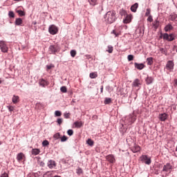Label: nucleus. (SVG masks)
<instances>
[{
  "label": "nucleus",
  "instance_id": "f257e3e1",
  "mask_svg": "<svg viewBox=\"0 0 177 177\" xmlns=\"http://www.w3.org/2000/svg\"><path fill=\"white\" fill-rule=\"evenodd\" d=\"M115 15L116 13L114 10L108 11L104 16L105 21L109 24L114 23V21L117 20V17Z\"/></svg>",
  "mask_w": 177,
  "mask_h": 177
},
{
  "label": "nucleus",
  "instance_id": "f03ea898",
  "mask_svg": "<svg viewBox=\"0 0 177 177\" xmlns=\"http://www.w3.org/2000/svg\"><path fill=\"white\" fill-rule=\"evenodd\" d=\"M160 38H163L165 41H168V42H172V41H175V35L174 33H161Z\"/></svg>",
  "mask_w": 177,
  "mask_h": 177
},
{
  "label": "nucleus",
  "instance_id": "7ed1b4c3",
  "mask_svg": "<svg viewBox=\"0 0 177 177\" xmlns=\"http://www.w3.org/2000/svg\"><path fill=\"white\" fill-rule=\"evenodd\" d=\"M140 161L147 164V165H150L151 164V159L147 156V155H142L140 157Z\"/></svg>",
  "mask_w": 177,
  "mask_h": 177
},
{
  "label": "nucleus",
  "instance_id": "20e7f679",
  "mask_svg": "<svg viewBox=\"0 0 177 177\" xmlns=\"http://www.w3.org/2000/svg\"><path fill=\"white\" fill-rule=\"evenodd\" d=\"M0 49L3 53H8V48L6 45V42L4 41H0Z\"/></svg>",
  "mask_w": 177,
  "mask_h": 177
},
{
  "label": "nucleus",
  "instance_id": "39448f33",
  "mask_svg": "<svg viewBox=\"0 0 177 177\" xmlns=\"http://www.w3.org/2000/svg\"><path fill=\"white\" fill-rule=\"evenodd\" d=\"M48 31L51 35H55V34H57V31H59V30L56 26L51 25L48 28Z\"/></svg>",
  "mask_w": 177,
  "mask_h": 177
},
{
  "label": "nucleus",
  "instance_id": "423d86ee",
  "mask_svg": "<svg viewBox=\"0 0 177 177\" xmlns=\"http://www.w3.org/2000/svg\"><path fill=\"white\" fill-rule=\"evenodd\" d=\"M56 165V161L53 160H50L47 162V166L48 167V168H50V169H53V168H55Z\"/></svg>",
  "mask_w": 177,
  "mask_h": 177
},
{
  "label": "nucleus",
  "instance_id": "0eeeda50",
  "mask_svg": "<svg viewBox=\"0 0 177 177\" xmlns=\"http://www.w3.org/2000/svg\"><path fill=\"white\" fill-rule=\"evenodd\" d=\"M17 160L19 162H21V161H25L26 156L23 153H19L17 156Z\"/></svg>",
  "mask_w": 177,
  "mask_h": 177
},
{
  "label": "nucleus",
  "instance_id": "6e6552de",
  "mask_svg": "<svg viewBox=\"0 0 177 177\" xmlns=\"http://www.w3.org/2000/svg\"><path fill=\"white\" fill-rule=\"evenodd\" d=\"M171 169H172V165H171L170 163H167L166 165H164L162 171L163 172H171Z\"/></svg>",
  "mask_w": 177,
  "mask_h": 177
},
{
  "label": "nucleus",
  "instance_id": "1a4fd4ad",
  "mask_svg": "<svg viewBox=\"0 0 177 177\" xmlns=\"http://www.w3.org/2000/svg\"><path fill=\"white\" fill-rule=\"evenodd\" d=\"M39 84L40 86H42V88H45V86H48V85H49V82L45 80L44 79H40L39 80Z\"/></svg>",
  "mask_w": 177,
  "mask_h": 177
},
{
  "label": "nucleus",
  "instance_id": "9d476101",
  "mask_svg": "<svg viewBox=\"0 0 177 177\" xmlns=\"http://www.w3.org/2000/svg\"><path fill=\"white\" fill-rule=\"evenodd\" d=\"M164 30L165 32H169V31H172L174 30V26L171 24H168L167 25L165 26L164 28Z\"/></svg>",
  "mask_w": 177,
  "mask_h": 177
},
{
  "label": "nucleus",
  "instance_id": "9b49d317",
  "mask_svg": "<svg viewBox=\"0 0 177 177\" xmlns=\"http://www.w3.org/2000/svg\"><path fill=\"white\" fill-rule=\"evenodd\" d=\"M131 151H133V153H138V151H140V147L136 144H134V145L131 147Z\"/></svg>",
  "mask_w": 177,
  "mask_h": 177
},
{
  "label": "nucleus",
  "instance_id": "f8f14e48",
  "mask_svg": "<svg viewBox=\"0 0 177 177\" xmlns=\"http://www.w3.org/2000/svg\"><path fill=\"white\" fill-rule=\"evenodd\" d=\"M134 67L138 70H143V68L146 67V66H145L144 64H138L137 62H135Z\"/></svg>",
  "mask_w": 177,
  "mask_h": 177
},
{
  "label": "nucleus",
  "instance_id": "ddd939ff",
  "mask_svg": "<svg viewBox=\"0 0 177 177\" xmlns=\"http://www.w3.org/2000/svg\"><path fill=\"white\" fill-rule=\"evenodd\" d=\"M106 160L109 161V162H111V164L114 163L115 161V158H114V156L113 155H108L106 156Z\"/></svg>",
  "mask_w": 177,
  "mask_h": 177
},
{
  "label": "nucleus",
  "instance_id": "4468645a",
  "mask_svg": "<svg viewBox=\"0 0 177 177\" xmlns=\"http://www.w3.org/2000/svg\"><path fill=\"white\" fill-rule=\"evenodd\" d=\"M169 20L171 21H177V15L175 13H172L169 17Z\"/></svg>",
  "mask_w": 177,
  "mask_h": 177
},
{
  "label": "nucleus",
  "instance_id": "2eb2a0df",
  "mask_svg": "<svg viewBox=\"0 0 177 177\" xmlns=\"http://www.w3.org/2000/svg\"><path fill=\"white\" fill-rule=\"evenodd\" d=\"M167 70H174V62L169 61L166 65Z\"/></svg>",
  "mask_w": 177,
  "mask_h": 177
},
{
  "label": "nucleus",
  "instance_id": "dca6fc26",
  "mask_svg": "<svg viewBox=\"0 0 177 177\" xmlns=\"http://www.w3.org/2000/svg\"><path fill=\"white\" fill-rule=\"evenodd\" d=\"M131 20H132V16L127 15L126 18L123 20V23L124 24H128V23H131Z\"/></svg>",
  "mask_w": 177,
  "mask_h": 177
},
{
  "label": "nucleus",
  "instance_id": "f3484780",
  "mask_svg": "<svg viewBox=\"0 0 177 177\" xmlns=\"http://www.w3.org/2000/svg\"><path fill=\"white\" fill-rule=\"evenodd\" d=\"M12 100V103H14V104H16L17 103H19L20 102V98L18 95H13Z\"/></svg>",
  "mask_w": 177,
  "mask_h": 177
},
{
  "label": "nucleus",
  "instance_id": "a211bd4d",
  "mask_svg": "<svg viewBox=\"0 0 177 177\" xmlns=\"http://www.w3.org/2000/svg\"><path fill=\"white\" fill-rule=\"evenodd\" d=\"M138 8H139V4L138 3H134L133 6H131V12H133L134 13H136Z\"/></svg>",
  "mask_w": 177,
  "mask_h": 177
},
{
  "label": "nucleus",
  "instance_id": "6ab92c4d",
  "mask_svg": "<svg viewBox=\"0 0 177 177\" xmlns=\"http://www.w3.org/2000/svg\"><path fill=\"white\" fill-rule=\"evenodd\" d=\"M74 125L75 128H81V127L84 126V122L81 121L80 122L77 121L74 122Z\"/></svg>",
  "mask_w": 177,
  "mask_h": 177
},
{
  "label": "nucleus",
  "instance_id": "aec40b11",
  "mask_svg": "<svg viewBox=\"0 0 177 177\" xmlns=\"http://www.w3.org/2000/svg\"><path fill=\"white\" fill-rule=\"evenodd\" d=\"M167 113H162L159 115V119L160 120V121H165V120H167Z\"/></svg>",
  "mask_w": 177,
  "mask_h": 177
},
{
  "label": "nucleus",
  "instance_id": "412c9836",
  "mask_svg": "<svg viewBox=\"0 0 177 177\" xmlns=\"http://www.w3.org/2000/svg\"><path fill=\"white\" fill-rule=\"evenodd\" d=\"M23 24V19L21 18H17L15 20L16 26H21Z\"/></svg>",
  "mask_w": 177,
  "mask_h": 177
},
{
  "label": "nucleus",
  "instance_id": "4be33fe9",
  "mask_svg": "<svg viewBox=\"0 0 177 177\" xmlns=\"http://www.w3.org/2000/svg\"><path fill=\"white\" fill-rule=\"evenodd\" d=\"M153 81H154V79H153L152 77H147L146 79L147 85H150V84H153Z\"/></svg>",
  "mask_w": 177,
  "mask_h": 177
},
{
  "label": "nucleus",
  "instance_id": "5701e85b",
  "mask_svg": "<svg viewBox=\"0 0 177 177\" xmlns=\"http://www.w3.org/2000/svg\"><path fill=\"white\" fill-rule=\"evenodd\" d=\"M49 52L50 53H55L57 52V50H56V47H55V46H50L49 47Z\"/></svg>",
  "mask_w": 177,
  "mask_h": 177
},
{
  "label": "nucleus",
  "instance_id": "b1692460",
  "mask_svg": "<svg viewBox=\"0 0 177 177\" xmlns=\"http://www.w3.org/2000/svg\"><path fill=\"white\" fill-rule=\"evenodd\" d=\"M133 86H139V85H140V80L136 79L133 82Z\"/></svg>",
  "mask_w": 177,
  "mask_h": 177
},
{
  "label": "nucleus",
  "instance_id": "393cba45",
  "mask_svg": "<svg viewBox=\"0 0 177 177\" xmlns=\"http://www.w3.org/2000/svg\"><path fill=\"white\" fill-rule=\"evenodd\" d=\"M32 154H33V156H38V154H39V149H32Z\"/></svg>",
  "mask_w": 177,
  "mask_h": 177
},
{
  "label": "nucleus",
  "instance_id": "a878e982",
  "mask_svg": "<svg viewBox=\"0 0 177 177\" xmlns=\"http://www.w3.org/2000/svg\"><path fill=\"white\" fill-rule=\"evenodd\" d=\"M107 48H108V50H106V52H108V53H113V50H114L113 46L109 45L107 46Z\"/></svg>",
  "mask_w": 177,
  "mask_h": 177
},
{
  "label": "nucleus",
  "instance_id": "bb28decb",
  "mask_svg": "<svg viewBox=\"0 0 177 177\" xmlns=\"http://www.w3.org/2000/svg\"><path fill=\"white\" fill-rule=\"evenodd\" d=\"M89 77L91 79L97 78V73H96V72L91 73L89 75Z\"/></svg>",
  "mask_w": 177,
  "mask_h": 177
},
{
  "label": "nucleus",
  "instance_id": "cd10ccee",
  "mask_svg": "<svg viewBox=\"0 0 177 177\" xmlns=\"http://www.w3.org/2000/svg\"><path fill=\"white\" fill-rule=\"evenodd\" d=\"M53 171H47L45 173L43 176V177H52L53 174L52 173Z\"/></svg>",
  "mask_w": 177,
  "mask_h": 177
},
{
  "label": "nucleus",
  "instance_id": "c85d7f7f",
  "mask_svg": "<svg viewBox=\"0 0 177 177\" xmlns=\"http://www.w3.org/2000/svg\"><path fill=\"white\" fill-rule=\"evenodd\" d=\"M104 104H110L111 103V98L110 97H106L104 101Z\"/></svg>",
  "mask_w": 177,
  "mask_h": 177
},
{
  "label": "nucleus",
  "instance_id": "c756f323",
  "mask_svg": "<svg viewBox=\"0 0 177 177\" xmlns=\"http://www.w3.org/2000/svg\"><path fill=\"white\" fill-rule=\"evenodd\" d=\"M148 66H151L153 64V57H149L147 59Z\"/></svg>",
  "mask_w": 177,
  "mask_h": 177
},
{
  "label": "nucleus",
  "instance_id": "7c9ffc66",
  "mask_svg": "<svg viewBox=\"0 0 177 177\" xmlns=\"http://www.w3.org/2000/svg\"><path fill=\"white\" fill-rule=\"evenodd\" d=\"M60 138H61L60 133H56L53 136V138L55 139V140H57L60 139Z\"/></svg>",
  "mask_w": 177,
  "mask_h": 177
},
{
  "label": "nucleus",
  "instance_id": "2f4dec72",
  "mask_svg": "<svg viewBox=\"0 0 177 177\" xmlns=\"http://www.w3.org/2000/svg\"><path fill=\"white\" fill-rule=\"evenodd\" d=\"M86 143L88 145V146H93V145H95V142H93L92 139H88L86 140Z\"/></svg>",
  "mask_w": 177,
  "mask_h": 177
},
{
  "label": "nucleus",
  "instance_id": "473e14b6",
  "mask_svg": "<svg viewBox=\"0 0 177 177\" xmlns=\"http://www.w3.org/2000/svg\"><path fill=\"white\" fill-rule=\"evenodd\" d=\"M88 2L90 5H92V6H95L96 5L97 0H88Z\"/></svg>",
  "mask_w": 177,
  "mask_h": 177
},
{
  "label": "nucleus",
  "instance_id": "72a5a7b5",
  "mask_svg": "<svg viewBox=\"0 0 177 177\" xmlns=\"http://www.w3.org/2000/svg\"><path fill=\"white\" fill-rule=\"evenodd\" d=\"M158 26H160V21H155L154 23H153V27L154 28L157 29L158 28Z\"/></svg>",
  "mask_w": 177,
  "mask_h": 177
},
{
  "label": "nucleus",
  "instance_id": "f704fd0d",
  "mask_svg": "<svg viewBox=\"0 0 177 177\" xmlns=\"http://www.w3.org/2000/svg\"><path fill=\"white\" fill-rule=\"evenodd\" d=\"M60 91L61 92H62L63 93H67V87L66 86H62L60 88Z\"/></svg>",
  "mask_w": 177,
  "mask_h": 177
},
{
  "label": "nucleus",
  "instance_id": "c9c22d12",
  "mask_svg": "<svg viewBox=\"0 0 177 177\" xmlns=\"http://www.w3.org/2000/svg\"><path fill=\"white\" fill-rule=\"evenodd\" d=\"M68 138L66 136H63L62 137H60L61 142H67Z\"/></svg>",
  "mask_w": 177,
  "mask_h": 177
},
{
  "label": "nucleus",
  "instance_id": "e433bc0d",
  "mask_svg": "<svg viewBox=\"0 0 177 177\" xmlns=\"http://www.w3.org/2000/svg\"><path fill=\"white\" fill-rule=\"evenodd\" d=\"M76 55H77V51L75 50H71V56H72L73 57H75Z\"/></svg>",
  "mask_w": 177,
  "mask_h": 177
},
{
  "label": "nucleus",
  "instance_id": "4c0bfd02",
  "mask_svg": "<svg viewBox=\"0 0 177 177\" xmlns=\"http://www.w3.org/2000/svg\"><path fill=\"white\" fill-rule=\"evenodd\" d=\"M17 13L20 16H26V12L23 10H17Z\"/></svg>",
  "mask_w": 177,
  "mask_h": 177
},
{
  "label": "nucleus",
  "instance_id": "58836bf2",
  "mask_svg": "<svg viewBox=\"0 0 177 177\" xmlns=\"http://www.w3.org/2000/svg\"><path fill=\"white\" fill-rule=\"evenodd\" d=\"M67 133L69 136H73V135H74V131H73V129H69L67 131Z\"/></svg>",
  "mask_w": 177,
  "mask_h": 177
},
{
  "label": "nucleus",
  "instance_id": "ea45409f",
  "mask_svg": "<svg viewBox=\"0 0 177 177\" xmlns=\"http://www.w3.org/2000/svg\"><path fill=\"white\" fill-rule=\"evenodd\" d=\"M151 10H150V8H147L146 10V12H145V16H150V13H151Z\"/></svg>",
  "mask_w": 177,
  "mask_h": 177
},
{
  "label": "nucleus",
  "instance_id": "a19ab883",
  "mask_svg": "<svg viewBox=\"0 0 177 177\" xmlns=\"http://www.w3.org/2000/svg\"><path fill=\"white\" fill-rule=\"evenodd\" d=\"M70 115H71V113H65L64 114V118H66V119L70 118Z\"/></svg>",
  "mask_w": 177,
  "mask_h": 177
},
{
  "label": "nucleus",
  "instance_id": "79ce46f5",
  "mask_svg": "<svg viewBox=\"0 0 177 177\" xmlns=\"http://www.w3.org/2000/svg\"><path fill=\"white\" fill-rule=\"evenodd\" d=\"M9 17H12V19L15 17V12L13 11H10L8 13Z\"/></svg>",
  "mask_w": 177,
  "mask_h": 177
},
{
  "label": "nucleus",
  "instance_id": "37998d69",
  "mask_svg": "<svg viewBox=\"0 0 177 177\" xmlns=\"http://www.w3.org/2000/svg\"><path fill=\"white\" fill-rule=\"evenodd\" d=\"M128 61L129 62H132V60H133V55H129L127 57Z\"/></svg>",
  "mask_w": 177,
  "mask_h": 177
},
{
  "label": "nucleus",
  "instance_id": "c03bdc74",
  "mask_svg": "<svg viewBox=\"0 0 177 177\" xmlns=\"http://www.w3.org/2000/svg\"><path fill=\"white\" fill-rule=\"evenodd\" d=\"M38 164L39 165H40L41 167H44L45 166V162H44L42 160H38Z\"/></svg>",
  "mask_w": 177,
  "mask_h": 177
},
{
  "label": "nucleus",
  "instance_id": "a18cd8bd",
  "mask_svg": "<svg viewBox=\"0 0 177 177\" xmlns=\"http://www.w3.org/2000/svg\"><path fill=\"white\" fill-rule=\"evenodd\" d=\"M82 169H81V168H78V169H77V170H76V173L77 174V175H81V174H82Z\"/></svg>",
  "mask_w": 177,
  "mask_h": 177
},
{
  "label": "nucleus",
  "instance_id": "49530a36",
  "mask_svg": "<svg viewBox=\"0 0 177 177\" xmlns=\"http://www.w3.org/2000/svg\"><path fill=\"white\" fill-rule=\"evenodd\" d=\"M55 114L56 117H60V115H62V112H60L59 111H56L55 112Z\"/></svg>",
  "mask_w": 177,
  "mask_h": 177
},
{
  "label": "nucleus",
  "instance_id": "de8ad7c7",
  "mask_svg": "<svg viewBox=\"0 0 177 177\" xmlns=\"http://www.w3.org/2000/svg\"><path fill=\"white\" fill-rule=\"evenodd\" d=\"M46 67H47V71H48V70H50L51 68H53V67H55V65L50 64V65H47Z\"/></svg>",
  "mask_w": 177,
  "mask_h": 177
},
{
  "label": "nucleus",
  "instance_id": "09e8293b",
  "mask_svg": "<svg viewBox=\"0 0 177 177\" xmlns=\"http://www.w3.org/2000/svg\"><path fill=\"white\" fill-rule=\"evenodd\" d=\"M42 145L43 146H48V145H49V142L46 140L43 141Z\"/></svg>",
  "mask_w": 177,
  "mask_h": 177
},
{
  "label": "nucleus",
  "instance_id": "8fccbe9b",
  "mask_svg": "<svg viewBox=\"0 0 177 177\" xmlns=\"http://www.w3.org/2000/svg\"><path fill=\"white\" fill-rule=\"evenodd\" d=\"M147 21H149L151 23L153 21V17L151 15H149L147 18Z\"/></svg>",
  "mask_w": 177,
  "mask_h": 177
},
{
  "label": "nucleus",
  "instance_id": "3c124183",
  "mask_svg": "<svg viewBox=\"0 0 177 177\" xmlns=\"http://www.w3.org/2000/svg\"><path fill=\"white\" fill-rule=\"evenodd\" d=\"M111 34H114L115 37H118L120 35V33L117 32L115 30H113Z\"/></svg>",
  "mask_w": 177,
  "mask_h": 177
},
{
  "label": "nucleus",
  "instance_id": "603ef678",
  "mask_svg": "<svg viewBox=\"0 0 177 177\" xmlns=\"http://www.w3.org/2000/svg\"><path fill=\"white\" fill-rule=\"evenodd\" d=\"M57 122L59 124V125H62V122H63V119L62 118L57 119Z\"/></svg>",
  "mask_w": 177,
  "mask_h": 177
},
{
  "label": "nucleus",
  "instance_id": "864d4df0",
  "mask_svg": "<svg viewBox=\"0 0 177 177\" xmlns=\"http://www.w3.org/2000/svg\"><path fill=\"white\" fill-rule=\"evenodd\" d=\"M9 111H13V110H15V107L12 106H8Z\"/></svg>",
  "mask_w": 177,
  "mask_h": 177
},
{
  "label": "nucleus",
  "instance_id": "5fc2aeb1",
  "mask_svg": "<svg viewBox=\"0 0 177 177\" xmlns=\"http://www.w3.org/2000/svg\"><path fill=\"white\" fill-rule=\"evenodd\" d=\"M1 177H9V175H8L7 173H4L1 176Z\"/></svg>",
  "mask_w": 177,
  "mask_h": 177
},
{
  "label": "nucleus",
  "instance_id": "6e6d98bb",
  "mask_svg": "<svg viewBox=\"0 0 177 177\" xmlns=\"http://www.w3.org/2000/svg\"><path fill=\"white\" fill-rule=\"evenodd\" d=\"M174 85L177 86V79L174 80Z\"/></svg>",
  "mask_w": 177,
  "mask_h": 177
},
{
  "label": "nucleus",
  "instance_id": "4d7b16f0",
  "mask_svg": "<svg viewBox=\"0 0 177 177\" xmlns=\"http://www.w3.org/2000/svg\"><path fill=\"white\" fill-rule=\"evenodd\" d=\"M100 90H101V93H103V86H101Z\"/></svg>",
  "mask_w": 177,
  "mask_h": 177
},
{
  "label": "nucleus",
  "instance_id": "13d9d810",
  "mask_svg": "<svg viewBox=\"0 0 177 177\" xmlns=\"http://www.w3.org/2000/svg\"><path fill=\"white\" fill-rule=\"evenodd\" d=\"M120 15H125V11H122V12H120Z\"/></svg>",
  "mask_w": 177,
  "mask_h": 177
},
{
  "label": "nucleus",
  "instance_id": "bf43d9fd",
  "mask_svg": "<svg viewBox=\"0 0 177 177\" xmlns=\"http://www.w3.org/2000/svg\"><path fill=\"white\" fill-rule=\"evenodd\" d=\"M160 52H164V48H161L160 49Z\"/></svg>",
  "mask_w": 177,
  "mask_h": 177
},
{
  "label": "nucleus",
  "instance_id": "052dcab7",
  "mask_svg": "<svg viewBox=\"0 0 177 177\" xmlns=\"http://www.w3.org/2000/svg\"><path fill=\"white\" fill-rule=\"evenodd\" d=\"M0 84H2V80H0Z\"/></svg>",
  "mask_w": 177,
  "mask_h": 177
},
{
  "label": "nucleus",
  "instance_id": "680f3d73",
  "mask_svg": "<svg viewBox=\"0 0 177 177\" xmlns=\"http://www.w3.org/2000/svg\"><path fill=\"white\" fill-rule=\"evenodd\" d=\"M14 1H20V0H14Z\"/></svg>",
  "mask_w": 177,
  "mask_h": 177
}]
</instances>
